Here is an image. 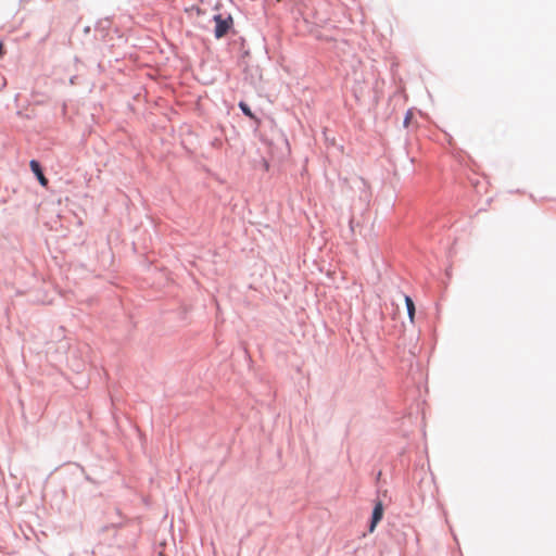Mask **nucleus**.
<instances>
[{
  "instance_id": "f257e3e1",
  "label": "nucleus",
  "mask_w": 556,
  "mask_h": 556,
  "mask_svg": "<svg viewBox=\"0 0 556 556\" xmlns=\"http://www.w3.org/2000/svg\"><path fill=\"white\" fill-rule=\"evenodd\" d=\"M214 21L216 23L215 26V37L217 39L224 37L232 25V18L228 16L227 18H223L220 14L214 16Z\"/></svg>"
},
{
  "instance_id": "20e7f679",
  "label": "nucleus",
  "mask_w": 556,
  "mask_h": 556,
  "mask_svg": "<svg viewBox=\"0 0 556 556\" xmlns=\"http://www.w3.org/2000/svg\"><path fill=\"white\" fill-rule=\"evenodd\" d=\"M405 303H406V307H407V312H408L409 318H410V320H413L414 319V315H415L414 302H413V300L409 296H405Z\"/></svg>"
},
{
  "instance_id": "423d86ee",
  "label": "nucleus",
  "mask_w": 556,
  "mask_h": 556,
  "mask_svg": "<svg viewBox=\"0 0 556 556\" xmlns=\"http://www.w3.org/2000/svg\"><path fill=\"white\" fill-rule=\"evenodd\" d=\"M3 53V45L0 42V56L2 55Z\"/></svg>"
},
{
  "instance_id": "39448f33",
  "label": "nucleus",
  "mask_w": 556,
  "mask_h": 556,
  "mask_svg": "<svg viewBox=\"0 0 556 556\" xmlns=\"http://www.w3.org/2000/svg\"><path fill=\"white\" fill-rule=\"evenodd\" d=\"M239 108L242 110L244 115H247L250 118H254V114L252 113L251 109L249 108V105L245 102L241 101L239 103Z\"/></svg>"
},
{
  "instance_id": "7ed1b4c3",
  "label": "nucleus",
  "mask_w": 556,
  "mask_h": 556,
  "mask_svg": "<svg viewBox=\"0 0 556 556\" xmlns=\"http://www.w3.org/2000/svg\"><path fill=\"white\" fill-rule=\"evenodd\" d=\"M30 168L34 172V174L37 176L39 182L41 186L46 187L48 185V179L45 177L41 167L37 161H30Z\"/></svg>"
},
{
  "instance_id": "f03ea898",
  "label": "nucleus",
  "mask_w": 556,
  "mask_h": 556,
  "mask_svg": "<svg viewBox=\"0 0 556 556\" xmlns=\"http://www.w3.org/2000/svg\"><path fill=\"white\" fill-rule=\"evenodd\" d=\"M382 516H383V506H382L381 502H378L374 507L369 532L375 531L377 525L382 519Z\"/></svg>"
}]
</instances>
